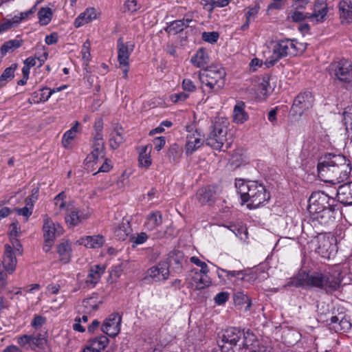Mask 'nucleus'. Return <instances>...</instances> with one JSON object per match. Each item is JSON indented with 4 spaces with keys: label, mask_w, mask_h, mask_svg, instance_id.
Returning <instances> with one entry per match:
<instances>
[{
    "label": "nucleus",
    "mask_w": 352,
    "mask_h": 352,
    "mask_svg": "<svg viewBox=\"0 0 352 352\" xmlns=\"http://www.w3.org/2000/svg\"><path fill=\"white\" fill-rule=\"evenodd\" d=\"M46 342L45 338L41 335L32 336V350L43 348L46 344Z\"/></svg>",
    "instance_id": "obj_51"
},
{
    "label": "nucleus",
    "mask_w": 352,
    "mask_h": 352,
    "mask_svg": "<svg viewBox=\"0 0 352 352\" xmlns=\"http://www.w3.org/2000/svg\"><path fill=\"white\" fill-rule=\"evenodd\" d=\"M10 247L13 250L15 254L18 256L23 253L22 245L16 238H10Z\"/></svg>",
    "instance_id": "obj_55"
},
{
    "label": "nucleus",
    "mask_w": 352,
    "mask_h": 352,
    "mask_svg": "<svg viewBox=\"0 0 352 352\" xmlns=\"http://www.w3.org/2000/svg\"><path fill=\"white\" fill-rule=\"evenodd\" d=\"M335 241L336 239L329 234H319L316 236V251L322 257L329 258L336 252Z\"/></svg>",
    "instance_id": "obj_9"
},
{
    "label": "nucleus",
    "mask_w": 352,
    "mask_h": 352,
    "mask_svg": "<svg viewBox=\"0 0 352 352\" xmlns=\"http://www.w3.org/2000/svg\"><path fill=\"white\" fill-rule=\"evenodd\" d=\"M235 186L243 202H248V208L255 209L268 201L270 198L265 186L256 181L236 180Z\"/></svg>",
    "instance_id": "obj_3"
},
{
    "label": "nucleus",
    "mask_w": 352,
    "mask_h": 352,
    "mask_svg": "<svg viewBox=\"0 0 352 352\" xmlns=\"http://www.w3.org/2000/svg\"><path fill=\"white\" fill-rule=\"evenodd\" d=\"M104 243V239L102 235L87 236L81 239V243L89 248H100Z\"/></svg>",
    "instance_id": "obj_33"
},
{
    "label": "nucleus",
    "mask_w": 352,
    "mask_h": 352,
    "mask_svg": "<svg viewBox=\"0 0 352 352\" xmlns=\"http://www.w3.org/2000/svg\"><path fill=\"white\" fill-rule=\"evenodd\" d=\"M189 97V95L185 92H179L174 94L170 96V99L173 102L184 101Z\"/></svg>",
    "instance_id": "obj_62"
},
{
    "label": "nucleus",
    "mask_w": 352,
    "mask_h": 352,
    "mask_svg": "<svg viewBox=\"0 0 352 352\" xmlns=\"http://www.w3.org/2000/svg\"><path fill=\"white\" fill-rule=\"evenodd\" d=\"M45 101H47V100H45V97L41 96L39 91L33 92L31 98L28 99V102L30 104H38L39 102Z\"/></svg>",
    "instance_id": "obj_58"
},
{
    "label": "nucleus",
    "mask_w": 352,
    "mask_h": 352,
    "mask_svg": "<svg viewBox=\"0 0 352 352\" xmlns=\"http://www.w3.org/2000/svg\"><path fill=\"white\" fill-rule=\"evenodd\" d=\"M192 21L191 19L184 18L180 20H176L170 23L165 29L166 32L170 34H176L189 26Z\"/></svg>",
    "instance_id": "obj_28"
},
{
    "label": "nucleus",
    "mask_w": 352,
    "mask_h": 352,
    "mask_svg": "<svg viewBox=\"0 0 352 352\" xmlns=\"http://www.w3.org/2000/svg\"><path fill=\"white\" fill-rule=\"evenodd\" d=\"M257 344H260L256 340V336L250 330L245 331L243 329V338L241 340L239 346L250 349Z\"/></svg>",
    "instance_id": "obj_32"
},
{
    "label": "nucleus",
    "mask_w": 352,
    "mask_h": 352,
    "mask_svg": "<svg viewBox=\"0 0 352 352\" xmlns=\"http://www.w3.org/2000/svg\"><path fill=\"white\" fill-rule=\"evenodd\" d=\"M204 142V136L199 131L195 130L194 133L188 134L185 145L186 153L191 155L199 148Z\"/></svg>",
    "instance_id": "obj_17"
},
{
    "label": "nucleus",
    "mask_w": 352,
    "mask_h": 352,
    "mask_svg": "<svg viewBox=\"0 0 352 352\" xmlns=\"http://www.w3.org/2000/svg\"><path fill=\"white\" fill-rule=\"evenodd\" d=\"M328 12L326 0H316L314 7L313 16L317 21H322Z\"/></svg>",
    "instance_id": "obj_29"
},
{
    "label": "nucleus",
    "mask_w": 352,
    "mask_h": 352,
    "mask_svg": "<svg viewBox=\"0 0 352 352\" xmlns=\"http://www.w3.org/2000/svg\"><path fill=\"white\" fill-rule=\"evenodd\" d=\"M245 104L243 101H237L233 109V122L238 124H243L249 119L245 111Z\"/></svg>",
    "instance_id": "obj_23"
},
{
    "label": "nucleus",
    "mask_w": 352,
    "mask_h": 352,
    "mask_svg": "<svg viewBox=\"0 0 352 352\" xmlns=\"http://www.w3.org/2000/svg\"><path fill=\"white\" fill-rule=\"evenodd\" d=\"M21 233V228L18 225V223H12L10 227V238H16Z\"/></svg>",
    "instance_id": "obj_61"
},
{
    "label": "nucleus",
    "mask_w": 352,
    "mask_h": 352,
    "mask_svg": "<svg viewBox=\"0 0 352 352\" xmlns=\"http://www.w3.org/2000/svg\"><path fill=\"white\" fill-rule=\"evenodd\" d=\"M15 212L18 215H21L25 217L27 221L29 217L32 214L33 207L32 204H25V206L21 208H14Z\"/></svg>",
    "instance_id": "obj_52"
},
{
    "label": "nucleus",
    "mask_w": 352,
    "mask_h": 352,
    "mask_svg": "<svg viewBox=\"0 0 352 352\" xmlns=\"http://www.w3.org/2000/svg\"><path fill=\"white\" fill-rule=\"evenodd\" d=\"M17 254H15L12 247L8 243L6 244L4 246V254L2 260V265H3L4 270L8 274H12L16 267Z\"/></svg>",
    "instance_id": "obj_18"
},
{
    "label": "nucleus",
    "mask_w": 352,
    "mask_h": 352,
    "mask_svg": "<svg viewBox=\"0 0 352 352\" xmlns=\"http://www.w3.org/2000/svg\"><path fill=\"white\" fill-rule=\"evenodd\" d=\"M162 223V216L160 212L155 211L150 213L147 217L144 226L148 230H153Z\"/></svg>",
    "instance_id": "obj_30"
},
{
    "label": "nucleus",
    "mask_w": 352,
    "mask_h": 352,
    "mask_svg": "<svg viewBox=\"0 0 352 352\" xmlns=\"http://www.w3.org/2000/svg\"><path fill=\"white\" fill-rule=\"evenodd\" d=\"M300 280L303 285L317 288L326 294H331L340 289L342 278L340 269L334 266L315 271L310 274H304Z\"/></svg>",
    "instance_id": "obj_2"
},
{
    "label": "nucleus",
    "mask_w": 352,
    "mask_h": 352,
    "mask_svg": "<svg viewBox=\"0 0 352 352\" xmlns=\"http://www.w3.org/2000/svg\"><path fill=\"white\" fill-rule=\"evenodd\" d=\"M105 268L100 265L91 267L85 280V287L94 288L100 281L102 275L104 273Z\"/></svg>",
    "instance_id": "obj_20"
},
{
    "label": "nucleus",
    "mask_w": 352,
    "mask_h": 352,
    "mask_svg": "<svg viewBox=\"0 0 352 352\" xmlns=\"http://www.w3.org/2000/svg\"><path fill=\"white\" fill-rule=\"evenodd\" d=\"M209 56L204 49H199L191 58V63L197 67H201L208 64Z\"/></svg>",
    "instance_id": "obj_36"
},
{
    "label": "nucleus",
    "mask_w": 352,
    "mask_h": 352,
    "mask_svg": "<svg viewBox=\"0 0 352 352\" xmlns=\"http://www.w3.org/2000/svg\"><path fill=\"white\" fill-rule=\"evenodd\" d=\"M245 274L243 270H226V279L227 280H232V278L234 277H239L240 276H242L241 278V280L243 279Z\"/></svg>",
    "instance_id": "obj_60"
},
{
    "label": "nucleus",
    "mask_w": 352,
    "mask_h": 352,
    "mask_svg": "<svg viewBox=\"0 0 352 352\" xmlns=\"http://www.w3.org/2000/svg\"><path fill=\"white\" fill-rule=\"evenodd\" d=\"M343 116L345 122H351V124H352V104L345 108Z\"/></svg>",
    "instance_id": "obj_63"
},
{
    "label": "nucleus",
    "mask_w": 352,
    "mask_h": 352,
    "mask_svg": "<svg viewBox=\"0 0 352 352\" xmlns=\"http://www.w3.org/2000/svg\"><path fill=\"white\" fill-rule=\"evenodd\" d=\"M148 239V236L145 232H141L138 234L137 236H131V241L134 245H140L143 244Z\"/></svg>",
    "instance_id": "obj_57"
},
{
    "label": "nucleus",
    "mask_w": 352,
    "mask_h": 352,
    "mask_svg": "<svg viewBox=\"0 0 352 352\" xmlns=\"http://www.w3.org/2000/svg\"><path fill=\"white\" fill-rule=\"evenodd\" d=\"M38 18L41 25L49 24L52 18V10L50 8H41L38 12Z\"/></svg>",
    "instance_id": "obj_42"
},
{
    "label": "nucleus",
    "mask_w": 352,
    "mask_h": 352,
    "mask_svg": "<svg viewBox=\"0 0 352 352\" xmlns=\"http://www.w3.org/2000/svg\"><path fill=\"white\" fill-rule=\"evenodd\" d=\"M135 47L134 43L124 42L122 37L117 41L118 60L120 66L129 65V57Z\"/></svg>",
    "instance_id": "obj_13"
},
{
    "label": "nucleus",
    "mask_w": 352,
    "mask_h": 352,
    "mask_svg": "<svg viewBox=\"0 0 352 352\" xmlns=\"http://www.w3.org/2000/svg\"><path fill=\"white\" fill-rule=\"evenodd\" d=\"M309 17H311L309 13L303 12L298 10L291 11L287 16L288 20L296 23L301 22Z\"/></svg>",
    "instance_id": "obj_46"
},
{
    "label": "nucleus",
    "mask_w": 352,
    "mask_h": 352,
    "mask_svg": "<svg viewBox=\"0 0 352 352\" xmlns=\"http://www.w3.org/2000/svg\"><path fill=\"white\" fill-rule=\"evenodd\" d=\"M249 352H271V350L263 344H257L250 349Z\"/></svg>",
    "instance_id": "obj_64"
},
{
    "label": "nucleus",
    "mask_w": 352,
    "mask_h": 352,
    "mask_svg": "<svg viewBox=\"0 0 352 352\" xmlns=\"http://www.w3.org/2000/svg\"><path fill=\"white\" fill-rule=\"evenodd\" d=\"M96 18L97 13L96 9L94 8H88L75 19L74 25L76 28H79L91 22Z\"/></svg>",
    "instance_id": "obj_26"
},
{
    "label": "nucleus",
    "mask_w": 352,
    "mask_h": 352,
    "mask_svg": "<svg viewBox=\"0 0 352 352\" xmlns=\"http://www.w3.org/2000/svg\"><path fill=\"white\" fill-rule=\"evenodd\" d=\"M314 97L311 92L305 91L298 94L292 105V111L297 115L301 116L305 111L312 107Z\"/></svg>",
    "instance_id": "obj_12"
},
{
    "label": "nucleus",
    "mask_w": 352,
    "mask_h": 352,
    "mask_svg": "<svg viewBox=\"0 0 352 352\" xmlns=\"http://www.w3.org/2000/svg\"><path fill=\"white\" fill-rule=\"evenodd\" d=\"M187 280L189 287L195 290L203 289L212 284L210 277L199 272L197 269H192L188 275Z\"/></svg>",
    "instance_id": "obj_11"
},
{
    "label": "nucleus",
    "mask_w": 352,
    "mask_h": 352,
    "mask_svg": "<svg viewBox=\"0 0 352 352\" xmlns=\"http://www.w3.org/2000/svg\"><path fill=\"white\" fill-rule=\"evenodd\" d=\"M67 214L65 216V221L67 224L71 226H75L80 221L78 215V210L73 207H67Z\"/></svg>",
    "instance_id": "obj_41"
},
{
    "label": "nucleus",
    "mask_w": 352,
    "mask_h": 352,
    "mask_svg": "<svg viewBox=\"0 0 352 352\" xmlns=\"http://www.w3.org/2000/svg\"><path fill=\"white\" fill-rule=\"evenodd\" d=\"M219 34L217 32H204L201 35L202 39L210 43H214L217 41Z\"/></svg>",
    "instance_id": "obj_53"
},
{
    "label": "nucleus",
    "mask_w": 352,
    "mask_h": 352,
    "mask_svg": "<svg viewBox=\"0 0 352 352\" xmlns=\"http://www.w3.org/2000/svg\"><path fill=\"white\" fill-rule=\"evenodd\" d=\"M80 123L76 121L74 126L67 130L63 135L62 144L65 148H72V142L76 138L77 134L80 132L79 129Z\"/></svg>",
    "instance_id": "obj_27"
},
{
    "label": "nucleus",
    "mask_w": 352,
    "mask_h": 352,
    "mask_svg": "<svg viewBox=\"0 0 352 352\" xmlns=\"http://www.w3.org/2000/svg\"><path fill=\"white\" fill-rule=\"evenodd\" d=\"M169 261L171 265H176L177 270H182L184 264L186 263L184 254L182 251L173 250L169 253Z\"/></svg>",
    "instance_id": "obj_34"
},
{
    "label": "nucleus",
    "mask_w": 352,
    "mask_h": 352,
    "mask_svg": "<svg viewBox=\"0 0 352 352\" xmlns=\"http://www.w3.org/2000/svg\"><path fill=\"white\" fill-rule=\"evenodd\" d=\"M305 47L296 40L285 39L275 43L272 47V54L268 56L265 65L267 67L274 65L280 59L287 56H296L301 53Z\"/></svg>",
    "instance_id": "obj_4"
},
{
    "label": "nucleus",
    "mask_w": 352,
    "mask_h": 352,
    "mask_svg": "<svg viewBox=\"0 0 352 352\" xmlns=\"http://www.w3.org/2000/svg\"><path fill=\"white\" fill-rule=\"evenodd\" d=\"M337 196L341 203L352 205V182L340 186L337 190Z\"/></svg>",
    "instance_id": "obj_22"
},
{
    "label": "nucleus",
    "mask_w": 352,
    "mask_h": 352,
    "mask_svg": "<svg viewBox=\"0 0 352 352\" xmlns=\"http://www.w3.org/2000/svg\"><path fill=\"white\" fill-rule=\"evenodd\" d=\"M216 195L214 186H209L200 188L197 192V198L201 205L213 201Z\"/></svg>",
    "instance_id": "obj_24"
},
{
    "label": "nucleus",
    "mask_w": 352,
    "mask_h": 352,
    "mask_svg": "<svg viewBox=\"0 0 352 352\" xmlns=\"http://www.w3.org/2000/svg\"><path fill=\"white\" fill-rule=\"evenodd\" d=\"M168 276L169 265L166 262H160L146 272V278H150L154 281L166 280Z\"/></svg>",
    "instance_id": "obj_14"
},
{
    "label": "nucleus",
    "mask_w": 352,
    "mask_h": 352,
    "mask_svg": "<svg viewBox=\"0 0 352 352\" xmlns=\"http://www.w3.org/2000/svg\"><path fill=\"white\" fill-rule=\"evenodd\" d=\"M182 88L184 91L188 92H193L196 90V86L194 85L191 80L188 78L183 80Z\"/></svg>",
    "instance_id": "obj_59"
},
{
    "label": "nucleus",
    "mask_w": 352,
    "mask_h": 352,
    "mask_svg": "<svg viewBox=\"0 0 352 352\" xmlns=\"http://www.w3.org/2000/svg\"><path fill=\"white\" fill-rule=\"evenodd\" d=\"M228 124L227 120L223 118L214 122L212 130L206 139L208 146L216 150H221L224 146L228 149L231 146L232 140L227 137Z\"/></svg>",
    "instance_id": "obj_6"
},
{
    "label": "nucleus",
    "mask_w": 352,
    "mask_h": 352,
    "mask_svg": "<svg viewBox=\"0 0 352 352\" xmlns=\"http://www.w3.org/2000/svg\"><path fill=\"white\" fill-rule=\"evenodd\" d=\"M92 151L87 157L89 162H97L103 160L104 157V144L93 143Z\"/></svg>",
    "instance_id": "obj_35"
},
{
    "label": "nucleus",
    "mask_w": 352,
    "mask_h": 352,
    "mask_svg": "<svg viewBox=\"0 0 352 352\" xmlns=\"http://www.w3.org/2000/svg\"><path fill=\"white\" fill-rule=\"evenodd\" d=\"M114 236L121 241L127 239L131 232L129 221L127 219L122 218L119 223H113Z\"/></svg>",
    "instance_id": "obj_21"
},
{
    "label": "nucleus",
    "mask_w": 352,
    "mask_h": 352,
    "mask_svg": "<svg viewBox=\"0 0 352 352\" xmlns=\"http://www.w3.org/2000/svg\"><path fill=\"white\" fill-rule=\"evenodd\" d=\"M120 322L121 317L118 314H112L104 321L102 331L109 336H116L120 332Z\"/></svg>",
    "instance_id": "obj_16"
},
{
    "label": "nucleus",
    "mask_w": 352,
    "mask_h": 352,
    "mask_svg": "<svg viewBox=\"0 0 352 352\" xmlns=\"http://www.w3.org/2000/svg\"><path fill=\"white\" fill-rule=\"evenodd\" d=\"M139 164L140 167L148 168L151 165V159L148 146H144L140 148L139 154Z\"/></svg>",
    "instance_id": "obj_40"
},
{
    "label": "nucleus",
    "mask_w": 352,
    "mask_h": 352,
    "mask_svg": "<svg viewBox=\"0 0 352 352\" xmlns=\"http://www.w3.org/2000/svg\"><path fill=\"white\" fill-rule=\"evenodd\" d=\"M259 8L258 6H255L254 7H249L246 9L245 14V22L241 25V30L245 31L249 28L250 23L256 18Z\"/></svg>",
    "instance_id": "obj_38"
},
{
    "label": "nucleus",
    "mask_w": 352,
    "mask_h": 352,
    "mask_svg": "<svg viewBox=\"0 0 352 352\" xmlns=\"http://www.w3.org/2000/svg\"><path fill=\"white\" fill-rule=\"evenodd\" d=\"M243 335V330L236 327H229L222 331L217 342L221 348L226 347V344L232 348L233 346L239 345Z\"/></svg>",
    "instance_id": "obj_10"
},
{
    "label": "nucleus",
    "mask_w": 352,
    "mask_h": 352,
    "mask_svg": "<svg viewBox=\"0 0 352 352\" xmlns=\"http://www.w3.org/2000/svg\"><path fill=\"white\" fill-rule=\"evenodd\" d=\"M91 43L89 40H87L82 46L81 54L82 60L85 65H88L89 61L91 60Z\"/></svg>",
    "instance_id": "obj_48"
},
{
    "label": "nucleus",
    "mask_w": 352,
    "mask_h": 352,
    "mask_svg": "<svg viewBox=\"0 0 352 352\" xmlns=\"http://www.w3.org/2000/svg\"><path fill=\"white\" fill-rule=\"evenodd\" d=\"M46 322L47 319L45 317L41 315L35 314L31 322V326L36 331L41 330L46 324Z\"/></svg>",
    "instance_id": "obj_50"
},
{
    "label": "nucleus",
    "mask_w": 352,
    "mask_h": 352,
    "mask_svg": "<svg viewBox=\"0 0 352 352\" xmlns=\"http://www.w3.org/2000/svg\"><path fill=\"white\" fill-rule=\"evenodd\" d=\"M66 195L65 192H61L54 197V205L56 207V214H58L63 210H67L65 205Z\"/></svg>",
    "instance_id": "obj_44"
},
{
    "label": "nucleus",
    "mask_w": 352,
    "mask_h": 352,
    "mask_svg": "<svg viewBox=\"0 0 352 352\" xmlns=\"http://www.w3.org/2000/svg\"><path fill=\"white\" fill-rule=\"evenodd\" d=\"M334 200L322 192L311 194L309 199L308 211L311 216L333 205Z\"/></svg>",
    "instance_id": "obj_7"
},
{
    "label": "nucleus",
    "mask_w": 352,
    "mask_h": 352,
    "mask_svg": "<svg viewBox=\"0 0 352 352\" xmlns=\"http://www.w3.org/2000/svg\"><path fill=\"white\" fill-rule=\"evenodd\" d=\"M351 161L342 155L329 153L318 164V176L326 182L340 183L351 175Z\"/></svg>",
    "instance_id": "obj_1"
},
{
    "label": "nucleus",
    "mask_w": 352,
    "mask_h": 352,
    "mask_svg": "<svg viewBox=\"0 0 352 352\" xmlns=\"http://www.w3.org/2000/svg\"><path fill=\"white\" fill-rule=\"evenodd\" d=\"M17 68L16 63L12 64L10 67H7L2 74L0 76V84L3 86L6 85V82L12 79L14 76V72Z\"/></svg>",
    "instance_id": "obj_45"
},
{
    "label": "nucleus",
    "mask_w": 352,
    "mask_h": 352,
    "mask_svg": "<svg viewBox=\"0 0 352 352\" xmlns=\"http://www.w3.org/2000/svg\"><path fill=\"white\" fill-rule=\"evenodd\" d=\"M43 237L44 239H54L59 236L63 231L59 223H54L47 214L43 216Z\"/></svg>",
    "instance_id": "obj_15"
},
{
    "label": "nucleus",
    "mask_w": 352,
    "mask_h": 352,
    "mask_svg": "<svg viewBox=\"0 0 352 352\" xmlns=\"http://www.w3.org/2000/svg\"><path fill=\"white\" fill-rule=\"evenodd\" d=\"M124 130L122 127H115L110 134L109 146L113 149L118 148L124 142Z\"/></svg>",
    "instance_id": "obj_31"
},
{
    "label": "nucleus",
    "mask_w": 352,
    "mask_h": 352,
    "mask_svg": "<svg viewBox=\"0 0 352 352\" xmlns=\"http://www.w3.org/2000/svg\"><path fill=\"white\" fill-rule=\"evenodd\" d=\"M229 298V293L227 292H221L218 293L214 298V302L218 305L226 303Z\"/></svg>",
    "instance_id": "obj_54"
},
{
    "label": "nucleus",
    "mask_w": 352,
    "mask_h": 352,
    "mask_svg": "<svg viewBox=\"0 0 352 352\" xmlns=\"http://www.w3.org/2000/svg\"><path fill=\"white\" fill-rule=\"evenodd\" d=\"M336 206L333 204L328 208L311 215V218L321 225L327 226L333 223L336 219V214L337 213L335 208Z\"/></svg>",
    "instance_id": "obj_19"
},
{
    "label": "nucleus",
    "mask_w": 352,
    "mask_h": 352,
    "mask_svg": "<svg viewBox=\"0 0 352 352\" xmlns=\"http://www.w3.org/2000/svg\"><path fill=\"white\" fill-rule=\"evenodd\" d=\"M89 343L100 352L102 350L104 349L108 344L109 339L105 336H100L90 340Z\"/></svg>",
    "instance_id": "obj_43"
},
{
    "label": "nucleus",
    "mask_w": 352,
    "mask_h": 352,
    "mask_svg": "<svg viewBox=\"0 0 352 352\" xmlns=\"http://www.w3.org/2000/svg\"><path fill=\"white\" fill-rule=\"evenodd\" d=\"M234 300L236 304L246 303V309H250V307H251V300L243 292H238L235 293L234 295Z\"/></svg>",
    "instance_id": "obj_49"
},
{
    "label": "nucleus",
    "mask_w": 352,
    "mask_h": 352,
    "mask_svg": "<svg viewBox=\"0 0 352 352\" xmlns=\"http://www.w3.org/2000/svg\"><path fill=\"white\" fill-rule=\"evenodd\" d=\"M226 75L225 69L219 65H210L198 74L201 85L211 92H217L224 87Z\"/></svg>",
    "instance_id": "obj_5"
},
{
    "label": "nucleus",
    "mask_w": 352,
    "mask_h": 352,
    "mask_svg": "<svg viewBox=\"0 0 352 352\" xmlns=\"http://www.w3.org/2000/svg\"><path fill=\"white\" fill-rule=\"evenodd\" d=\"M16 342L19 346L25 350H32V336L23 335L16 338Z\"/></svg>",
    "instance_id": "obj_47"
},
{
    "label": "nucleus",
    "mask_w": 352,
    "mask_h": 352,
    "mask_svg": "<svg viewBox=\"0 0 352 352\" xmlns=\"http://www.w3.org/2000/svg\"><path fill=\"white\" fill-rule=\"evenodd\" d=\"M124 7L128 12L131 13L135 12L140 8L136 0H126Z\"/></svg>",
    "instance_id": "obj_56"
},
{
    "label": "nucleus",
    "mask_w": 352,
    "mask_h": 352,
    "mask_svg": "<svg viewBox=\"0 0 352 352\" xmlns=\"http://www.w3.org/2000/svg\"><path fill=\"white\" fill-rule=\"evenodd\" d=\"M339 12L342 23H350L352 21V2L350 0H342L340 2Z\"/></svg>",
    "instance_id": "obj_25"
},
{
    "label": "nucleus",
    "mask_w": 352,
    "mask_h": 352,
    "mask_svg": "<svg viewBox=\"0 0 352 352\" xmlns=\"http://www.w3.org/2000/svg\"><path fill=\"white\" fill-rule=\"evenodd\" d=\"M23 40L12 39L5 42L0 48V53L4 56L7 53L13 52L21 46Z\"/></svg>",
    "instance_id": "obj_39"
},
{
    "label": "nucleus",
    "mask_w": 352,
    "mask_h": 352,
    "mask_svg": "<svg viewBox=\"0 0 352 352\" xmlns=\"http://www.w3.org/2000/svg\"><path fill=\"white\" fill-rule=\"evenodd\" d=\"M57 252L59 254L60 261L63 263H67L71 258L72 248L67 242H63L57 247Z\"/></svg>",
    "instance_id": "obj_37"
},
{
    "label": "nucleus",
    "mask_w": 352,
    "mask_h": 352,
    "mask_svg": "<svg viewBox=\"0 0 352 352\" xmlns=\"http://www.w3.org/2000/svg\"><path fill=\"white\" fill-rule=\"evenodd\" d=\"M331 74L343 82H350L352 80V64L346 59L334 62L330 65Z\"/></svg>",
    "instance_id": "obj_8"
}]
</instances>
